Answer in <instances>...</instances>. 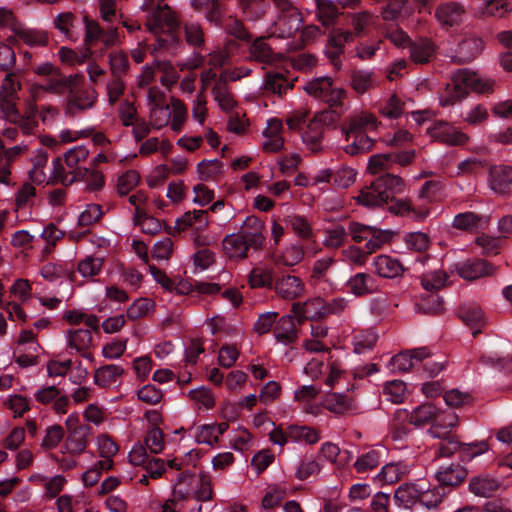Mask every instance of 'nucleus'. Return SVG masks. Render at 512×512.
I'll use <instances>...</instances> for the list:
<instances>
[{"instance_id":"obj_1","label":"nucleus","mask_w":512,"mask_h":512,"mask_svg":"<svg viewBox=\"0 0 512 512\" xmlns=\"http://www.w3.org/2000/svg\"><path fill=\"white\" fill-rule=\"evenodd\" d=\"M141 9L146 14L145 27L156 36L151 52L178 55L184 48L179 36V15L164 0H144Z\"/></svg>"},{"instance_id":"obj_2","label":"nucleus","mask_w":512,"mask_h":512,"mask_svg":"<svg viewBox=\"0 0 512 512\" xmlns=\"http://www.w3.org/2000/svg\"><path fill=\"white\" fill-rule=\"evenodd\" d=\"M85 28L84 45L82 52H77L68 47H61L58 51L61 62L69 65L82 64L92 55V47L97 43H101L105 48H110L121 44V34L117 27L108 25L102 27L98 21L90 18L88 15L83 17Z\"/></svg>"},{"instance_id":"obj_3","label":"nucleus","mask_w":512,"mask_h":512,"mask_svg":"<svg viewBox=\"0 0 512 512\" xmlns=\"http://www.w3.org/2000/svg\"><path fill=\"white\" fill-rule=\"evenodd\" d=\"M405 189L406 184L400 176L387 172L362 188L355 199L366 207H380L388 204L390 199L394 200V195L403 194Z\"/></svg>"},{"instance_id":"obj_4","label":"nucleus","mask_w":512,"mask_h":512,"mask_svg":"<svg viewBox=\"0 0 512 512\" xmlns=\"http://www.w3.org/2000/svg\"><path fill=\"white\" fill-rule=\"evenodd\" d=\"M492 89L489 81L480 79L474 72L467 69H458L453 73L451 82L447 84L445 93L441 96L442 106L453 105L468 95L469 90L485 93Z\"/></svg>"},{"instance_id":"obj_5","label":"nucleus","mask_w":512,"mask_h":512,"mask_svg":"<svg viewBox=\"0 0 512 512\" xmlns=\"http://www.w3.org/2000/svg\"><path fill=\"white\" fill-rule=\"evenodd\" d=\"M278 15L268 28L269 37L289 38L294 36L302 27L301 13L290 0H270Z\"/></svg>"},{"instance_id":"obj_6","label":"nucleus","mask_w":512,"mask_h":512,"mask_svg":"<svg viewBox=\"0 0 512 512\" xmlns=\"http://www.w3.org/2000/svg\"><path fill=\"white\" fill-rule=\"evenodd\" d=\"M338 119L339 114L333 110L316 113L301 131V139L307 149L312 152L321 151L326 128L335 125Z\"/></svg>"},{"instance_id":"obj_7","label":"nucleus","mask_w":512,"mask_h":512,"mask_svg":"<svg viewBox=\"0 0 512 512\" xmlns=\"http://www.w3.org/2000/svg\"><path fill=\"white\" fill-rule=\"evenodd\" d=\"M98 101L97 91L90 86L71 82L64 102V113L67 117L75 118L94 108Z\"/></svg>"},{"instance_id":"obj_8","label":"nucleus","mask_w":512,"mask_h":512,"mask_svg":"<svg viewBox=\"0 0 512 512\" xmlns=\"http://www.w3.org/2000/svg\"><path fill=\"white\" fill-rule=\"evenodd\" d=\"M269 440L281 448L291 442H304L311 445L320 440V434L318 430L312 427L295 424L284 426L280 424L270 431Z\"/></svg>"},{"instance_id":"obj_9","label":"nucleus","mask_w":512,"mask_h":512,"mask_svg":"<svg viewBox=\"0 0 512 512\" xmlns=\"http://www.w3.org/2000/svg\"><path fill=\"white\" fill-rule=\"evenodd\" d=\"M65 339L66 349L70 354H72L74 351L86 360H94L93 354L91 352V348L93 346V337L92 332L89 329H68L65 334Z\"/></svg>"},{"instance_id":"obj_10","label":"nucleus","mask_w":512,"mask_h":512,"mask_svg":"<svg viewBox=\"0 0 512 512\" xmlns=\"http://www.w3.org/2000/svg\"><path fill=\"white\" fill-rule=\"evenodd\" d=\"M285 224L290 228L294 234L302 239L311 241V244L307 246V251H312V255H316L321 251L319 244L316 241V233L313 229L311 221L304 215L290 214L284 219Z\"/></svg>"},{"instance_id":"obj_11","label":"nucleus","mask_w":512,"mask_h":512,"mask_svg":"<svg viewBox=\"0 0 512 512\" xmlns=\"http://www.w3.org/2000/svg\"><path fill=\"white\" fill-rule=\"evenodd\" d=\"M34 398L41 405H51L56 414L63 415L68 412L69 397L55 385L42 386L37 389Z\"/></svg>"},{"instance_id":"obj_12","label":"nucleus","mask_w":512,"mask_h":512,"mask_svg":"<svg viewBox=\"0 0 512 512\" xmlns=\"http://www.w3.org/2000/svg\"><path fill=\"white\" fill-rule=\"evenodd\" d=\"M427 133L436 141L450 146L464 145L469 137L452 124L436 121L427 128Z\"/></svg>"},{"instance_id":"obj_13","label":"nucleus","mask_w":512,"mask_h":512,"mask_svg":"<svg viewBox=\"0 0 512 512\" xmlns=\"http://www.w3.org/2000/svg\"><path fill=\"white\" fill-rule=\"evenodd\" d=\"M457 274L464 280L475 281L492 276L495 273L493 264L485 259L472 258L455 264Z\"/></svg>"},{"instance_id":"obj_14","label":"nucleus","mask_w":512,"mask_h":512,"mask_svg":"<svg viewBox=\"0 0 512 512\" xmlns=\"http://www.w3.org/2000/svg\"><path fill=\"white\" fill-rule=\"evenodd\" d=\"M466 13L461 3L448 1L436 6L434 17L443 29H450L461 24Z\"/></svg>"},{"instance_id":"obj_15","label":"nucleus","mask_w":512,"mask_h":512,"mask_svg":"<svg viewBox=\"0 0 512 512\" xmlns=\"http://www.w3.org/2000/svg\"><path fill=\"white\" fill-rule=\"evenodd\" d=\"M379 125L380 121L373 113L368 111H359L349 115L341 124L340 129L368 135V133L376 131Z\"/></svg>"},{"instance_id":"obj_16","label":"nucleus","mask_w":512,"mask_h":512,"mask_svg":"<svg viewBox=\"0 0 512 512\" xmlns=\"http://www.w3.org/2000/svg\"><path fill=\"white\" fill-rule=\"evenodd\" d=\"M489 188L499 195H509L512 191V166L493 165L488 170Z\"/></svg>"},{"instance_id":"obj_17","label":"nucleus","mask_w":512,"mask_h":512,"mask_svg":"<svg viewBox=\"0 0 512 512\" xmlns=\"http://www.w3.org/2000/svg\"><path fill=\"white\" fill-rule=\"evenodd\" d=\"M322 406L330 413L338 416L355 414L358 411L355 399L344 393H326L322 399Z\"/></svg>"},{"instance_id":"obj_18","label":"nucleus","mask_w":512,"mask_h":512,"mask_svg":"<svg viewBox=\"0 0 512 512\" xmlns=\"http://www.w3.org/2000/svg\"><path fill=\"white\" fill-rule=\"evenodd\" d=\"M64 163L61 157H57L52 161V169L48 175L47 184L69 186L74 182L84 180L88 170H66Z\"/></svg>"},{"instance_id":"obj_19","label":"nucleus","mask_w":512,"mask_h":512,"mask_svg":"<svg viewBox=\"0 0 512 512\" xmlns=\"http://www.w3.org/2000/svg\"><path fill=\"white\" fill-rule=\"evenodd\" d=\"M92 435L93 429L91 426L73 428L68 433L63 445L65 453L71 456H80L88 447Z\"/></svg>"},{"instance_id":"obj_20","label":"nucleus","mask_w":512,"mask_h":512,"mask_svg":"<svg viewBox=\"0 0 512 512\" xmlns=\"http://www.w3.org/2000/svg\"><path fill=\"white\" fill-rule=\"evenodd\" d=\"M291 313L297 318L299 324H302L307 319L317 320L325 318L324 299L315 297L304 303H293Z\"/></svg>"},{"instance_id":"obj_21","label":"nucleus","mask_w":512,"mask_h":512,"mask_svg":"<svg viewBox=\"0 0 512 512\" xmlns=\"http://www.w3.org/2000/svg\"><path fill=\"white\" fill-rule=\"evenodd\" d=\"M274 290L282 299L295 300L304 294L305 284L300 277L287 274L275 281Z\"/></svg>"},{"instance_id":"obj_22","label":"nucleus","mask_w":512,"mask_h":512,"mask_svg":"<svg viewBox=\"0 0 512 512\" xmlns=\"http://www.w3.org/2000/svg\"><path fill=\"white\" fill-rule=\"evenodd\" d=\"M283 122L278 118H271L267 121V127L263 131L264 141L262 149L267 153L280 152L284 147L282 136Z\"/></svg>"},{"instance_id":"obj_23","label":"nucleus","mask_w":512,"mask_h":512,"mask_svg":"<svg viewBox=\"0 0 512 512\" xmlns=\"http://www.w3.org/2000/svg\"><path fill=\"white\" fill-rule=\"evenodd\" d=\"M264 229V222L258 217L251 215L246 217L238 233L242 234L252 249L258 250L263 246L266 239Z\"/></svg>"},{"instance_id":"obj_24","label":"nucleus","mask_w":512,"mask_h":512,"mask_svg":"<svg viewBox=\"0 0 512 512\" xmlns=\"http://www.w3.org/2000/svg\"><path fill=\"white\" fill-rule=\"evenodd\" d=\"M372 267L375 273L385 279H394L403 275L405 268L402 262L387 254L377 255L373 258Z\"/></svg>"},{"instance_id":"obj_25","label":"nucleus","mask_w":512,"mask_h":512,"mask_svg":"<svg viewBox=\"0 0 512 512\" xmlns=\"http://www.w3.org/2000/svg\"><path fill=\"white\" fill-rule=\"evenodd\" d=\"M73 76L68 77H52L47 80L45 84H34L30 88V98L33 103L39 99V96L44 92H49L57 95H63L67 92Z\"/></svg>"},{"instance_id":"obj_26","label":"nucleus","mask_w":512,"mask_h":512,"mask_svg":"<svg viewBox=\"0 0 512 512\" xmlns=\"http://www.w3.org/2000/svg\"><path fill=\"white\" fill-rule=\"evenodd\" d=\"M209 225V217L207 210H193L185 212L181 217L175 221V230L183 232L188 228H192L196 232H201L207 229Z\"/></svg>"},{"instance_id":"obj_27","label":"nucleus","mask_w":512,"mask_h":512,"mask_svg":"<svg viewBox=\"0 0 512 512\" xmlns=\"http://www.w3.org/2000/svg\"><path fill=\"white\" fill-rule=\"evenodd\" d=\"M341 132L346 141L343 150L350 156L368 153L374 147L375 140L367 134L353 133L345 130H341Z\"/></svg>"},{"instance_id":"obj_28","label":"nucleus","mask_w":512,"mask_h":512,"mask_svg":"<svg viewBox=\"0 0 512 512\" xmlns=\"http://www.w3.org/2000/svg\"><path fill=\"white\" fill-rule=\"evenodd\" d=\"M409 472L408 466L403 462H391L385 464L372 481L375 485L382 487L400 481Z\"/></svg>"},{"instance_id":"obj_29","label":"nucleus","mask_w":512,"mask_h":512,"mask_svg":"<svg viewBox=\"0 0 512 512\" xmlns=\"http://www.w3.org/2000/svg\"><path fill=\"white\" fill-rule=\"evenodd\" d=\"M222 248L226 257L232 260H244L248 257V251L252 248L248 245L242 234L232 233L222 240Z\"/></svg>"},{"instance_id":"obj_30","label":"nucleus","mask_w":512,"mask_h":512,"mask_svg":"<svg viewBox=\"0 0 512 512\" xmlns=\"http://www.w3.org/2000/svg\"><path fill=\"white\" fill-rule=\"evenodd\" d=\"M483 46V41L478 37L465 38L457 45L452 61L457 64L471 62L480 54Z\"/></svg>"},{"instance_id":"obj_31","label":"nucleus","mask_w":512,"mask_h":512,"mask_svg":"<svg viewBox=\"0 0 512 512\" xmlns=\"http://www.w3.org/2000/svg\"><path fill=\"white\" fill-rule=\"evenodd\" d=\"M77 16L70 12H61L53 18V26L65 39L76 42L80 37Z\"/></svg>"},{"instance_id":"obj_32","label":"nucleus","mask_w":512,"mask_h":512,"mask_svg":"<svg viewBox=\"0 0 512 512\" xmlns=\"http://www.w3.org/2000/svg\"><path fill=\"white\" fill-rule=\"evenodd\" d=\"M268 37H257L249 46L251 59L263 64H271L280 59V55L274 51L268 43Z\"/></svg>"},{"instance_id":"obj_33","label":"nucleus","mask_w":512,"mask_h":512,"mask_svg":"<svg viewBox=\"0 0 512 512\" xmlns=\"http://www.w3.org/2000/svg\"><path fill=\"white\" fill-rule=\"evenodd\" d=\"M485 217L472 211L458 213L454 216L451 226L466 233H477L484 228Z\"/></svg>"},{"instance_id":"obj_34","label":"nucleus","mask_w":512,"mask_h":512,"mask_svg":"<svg viewBox=\"0 0 512 512\" xmlns=\"http://www.w3.org/2000/svg\"><path fill=\"white\" fill-rule=\"evenodd\" d=\"M459 318L472 330L475 337L485 325L484 313L476 304H465L458 309Z\"/></svg>"},{"instance_id":"obj_35","label":"nucleus","mask_w":512,"mask_h":512,"mask_svg":"<svg viewBox=\"0 0 512 512\" xmlns=\"http://www.w3.org/2000/svg\"><path fill=\"white\" fill-rule=\"evenodd\" d=\"M458 416L451 410H440L438 408V415L435 421L429 428V434L434 438H444L450 434V429L457 426Z\"/></svg>"},{"instance_id":"obj_36","label":"nucleus","mask_w":512,"mask_h":512,"mask_svg":"<svg viewBox=\"0 0 512 512\" xmlns=\"http://www.w3.org/2000/svg\"><path fill=\"white\" fill-rule=\"evenodd\" d=\"M410 59L415 64H427L435 56L436 48L434 43L427 38L412 41L409 45Z\"/></svg>"},{"instance_id":"obj_37","label":"nucleus","mask_w":512,"mask_h":512,"mask_svg":"<svg viewBox=\"0 0 512 512\" xmlns=\"http://www.w3.org/2000/svg\"><path fill=\"white\" fill-rule=\"evenodd\" d=\"M435 476L440 486H444L451 491V487H456L463 483L467 477V471L459 464H451L441 468Z\"/></svg>"},{"instance_id":"obj_38","label":"nucleus","mask_w":512,"mask_h":512,"mask_svg":"<svg viewBox=\"0 0 512 512\" xmlns=\"http://www.w3.org/2000/svg\"><path fill=\"white\" fill-rule=\"evenodd\" d=\"M293 317V315H284L276 322L273 334L277 342L289 345L298 339V330Z\"/></svg>"},{"instance_id":"obj_39","label":"nucleus","mask_w":512,"mask_h":512,"mask_svg":"<svg viewBox=\"0 0 512 512\" xmlns=\"http://www.w3.org/2000/svg\"><path fill=\"white\" fill-rule=\"evenodd\" d=\"M501 486L497 478L489 475L473 477L469 482V491L478 497H490L496 493Z\"/></svg>"},{"instance_id":"obj_40","label":"nucleus","mask_w":512,"mask_h":512,"mask_svg":"<svg viewBox=\"0 0 512 512\" xmlns=\"http://www.w3.org/2000/svg\"><path fill=\"white\" fill-rule=\"evenodd\" d=\"M450 493L444 486H434L427 490H419L418 503L427 510L436 511L440 508L447 495Z\"/></svg>"},{"instance_id":"obj_41","label":"nucleus","mask_w":512,"mask_h":512,"mask_svg":"<svg viewBox=\"0 0 512 512\" xmlns=\"http://www.w3.org/2000/svg\"><path fill=\"white\" fill-rule=\"evenodd\" d=\"M15 36L29 47H45L49 43V34L42 29L17 27L14 29Z\"/></svg>"},{"instance_id":"obj_42","label":"nucleus","mask_w":512,"mask_h":512,"mask_svg":"<svg viewBox=\"0 0 512 512\" xmlns=\"http://www.w3.org/2000/svg\"><path fill=\"white\" fill-rule=\"evenodd\" d=\"M124 368L117 364L100 366L95 370L94 383L102 388L114 385L124 374Z\"/></svg>"},{"instance_id":"obj_43","label":"nucleus","mask_w":512,"mask_h":512,"mask_svg":"<svg viewBox=\"0 0 512 512\" xmlns=\"http://www.w3.org/2000/svg\"><path fill=\"white\" fill-rule=\"evenodd\" d=\"M375 280L370 274L359 272L351 276L347 281V288L350 293L362 297L375 292Z\"/></svg>"},{"instance_id":"obj_44","label":"nucleus","mask_w":512,"mask_h":512,"mask_svg":"<svg viewBox=\"0 0 512 512\" xmlns=\"http://www.w3.org/2000/svg\"><path fill=\"white\" fill-rule=\"evenodd\" d=\"M410 419L408 417L407 409H397L394 413L392 423L389 429V435L394 441H403L405 440L409 433L410 429Z\"/></svg>"},{"instance_id":"obj_45","label":"nucleus","mask_w":512,"mask_h":512,"mask_svg":"<svg viewBox=\"0 0 512 512\" xmlns=\"http://www.w3.org/2000/svg\"><path fill=\"white\" fill-rule=\"evenodd\" d=\"M438 415V408L432 403H424L408 411L410 423L416 427L433 424Z\"/></svg>"},{"instance_id":"obj_46","label":"nucleus","mask_w":512,"mask_h":512,"mask_svg":"<svg viewBox=\"0 0 512 512\" xmlns=\"http://www.w3.org/2000/svg\"><path fill=\"white\" fill-rule=\"evenodd\" d=\"M396 233L389 229H381L376 226H372L369 234L368 241L364 247L368 254H372L382 249L385 245L390 244L393 241Z\"/></svg>"},{"instance_id":"obj_47","label":"nucleus","mask_w":512,"mask_h":512,"mask_svg":"<svg viewBox=\"0 0 512 512\" xmlns=\"http://www.w3.org/2000/svg\"><path fill=\"white\" fill-rule=\"evenodd\" d=\"M419 489L414 484L404 483L400 485L394 492V503L405 509H411L418 503Z\"/></svg>"},{"instance_id":"obj_48","label":"nucleus","mask_w":512,"mask_h":512,"mask_svg":"<svg viewBox=\"0 0 512 512\" xmlns=\"http://www.w3.org/2000/svg\"><path fill=\"white\" fill-rule=\"evenodd\" d=\"M294 87L293 80L288 79L281 72H268L265 75L264 89L279 96L286 94Z\"/></svg>"},{"instance_id":"obj_49","label":"nucleus","mask_w":512,"mask_h":512,"mask_svg":"<svg viewBox=\"0 0 512 512\" xmlns=\"http://www.w3.org/2000/svg\"><path fill=\"white\" fill-rule=\"evenodd\" d=\"M322 245L327 249L341 248L348 237V230L341 224H333L324 229Z\"/></svg>"},{"instance_id":"obj_50","label":"nucleus","mask_w":512,"mask_h":512,"mask_svg":"<svg viewBox=\"0 0 512 512\" xmlns=\"http://www.w3.org/2000/svg\"><path fill=\"white\" fill-rule=\"evenodd\" d=\"M381 464V453L376 449H368L361 453L353 463V468L358 474H365L376 469Z\"/></svg>"},{"instance_id":"obj_51","label":"nucleus","mask_w":512,"mask_h":512,"mask_svg":"<svg viewBox=\"0 0 512 512\" xmlns=\"http://www.w3.org/2000/svg\"><path fill=\"white\" fill-rule=\"evenodd\" d=\"M350 80L351 87L357 94H364L376 86L374 72L371 70H353Z\"/></svg>"},{"instance_id":"obj_52","label":"nucleus","mask_w":512,"mask_h":512,"mask_svg":"<svg viewBox=\"0 0 512 512\" xmlns=\"http://www.w3.org/2000/svg\"><path fill=\"white\" fill-rule=\"evenodd\" d=\"M376 19L377 17L369 11L352 13L350 15V23L353 30L350 33L353 34L354 39L366 35L367 29L375 24Z\"/></svg>"},{"instance_id":"obj_53","label":"nucleus","mask_w":512,"mask_h":512,"mask_svg":"<svg viewBox=\"0 0 512 512\" xmlns=\"http://www.w3.org/2000/svg\"><path fill=\"white\" fill-rule=\"evenodd\" d=\"M170 113L171 120L169 122V126L172 131L180 132L188 118V110L185 103L175 97H171L170 99Z\"/></svg>"},{"instance_id":"obj_54","label":"nucleus","mask_w":512,"mask_h":512,"mask_svg":"<svg viewBox=\"0 0 512 512\" xmlns=\"http://www.w3.org/2000/svg\"><path fill=\"white\" fill-rule=\"evenodd\" d=\"M48 163V154L45 150L39 149L32 158V169L29 171V177L35 184L47 183L48 175L45 168Z\"/></svg>"},{"instance_id":"obj_55","label":"nucleus","mask_w":512,"mask_h":512,"mask_svg":"<svg viewBox=\"0 0 512 512\" xmlns=\"http://www.w3.org/2000/svg\"><path fill=\"white\" fill-rule=\"evenodd\" d=\"M183 31L185 41L189 46L199 50L205 47V33L200 23L186 21L183 24Z\"/></svg>"},{"instance_id":"obj_56","label":"nucleus","mask_w":512,"mask_h":512,"mask_svg":"<svg viewBox=\"0 0 512 512\" xmlns=\"http://www.w3.org/2000/svg\"><path fill=\"white\" fill-rule=\"evenodd\" d=\"M286 489L279 485L269 486L261 500V509L270 512L278 508L286 498Z\"/></svg>"},{"instance_id":"obj_57","label":"nucleus","mask_w":512,"mask_h":512,"mask_svg":"<svg viewBox=\"0 0 512 512\" xmlns=\"http://www.w3.org/2000/svg\"><path fill=\"white\" fill-rule=\"evenodd\" d=\"M306 254L313 256L312 251L308 252L303 246L299 244H291L284 248L281 255L278 257L277 262L284 266L292 267L299 264Z\"/></svg>"},{"instance_id":"obj_58","label":"nucleus","mask_w":512,"mask_h":512,"mask_svg":"<svg viewBox=\"0 0 512 512\" xmlns=\"http://www.w3.org/2000/svg\"><path fill=\"white\" fill-rule=\"evenodd\" d=\"M199 178L204 181H216L223 173V163L218 159L202 160L197 164Z\"/></svg>"},{"instance_id":"obj_59","label":"nucleus","mask_w":512,"mask_h":512,"mask_svg":"<svg viewBox=\"0 0 512 512\" xmlns=\"http://www.w3.org/2000/svg\"><path fill=\"white\" fill-rule=\"evenodd\" d=\"M156 70L161 74L160 83L167 89H171L179 80V73L170 61L156 60L154 61Z\"/></svg>"},{"instance_id":"obj_60","label":"nucleus","mask_w":512,"mask_h":512,"mask_svg":"<svg viewBox=\"0 0 512 512\" xmlns=\"http://www.w3.org/2000/svg\"><path fill=\"white\" fill-rule=\"evenodd\" d=\"M320 393V389L315 385H303L294 392V400L300 403H307L304 408L306 413L316 415L318 408L309 403L314 400Z\"/></svg>"},{"instance_id":"obj_61","label":"nucleus","mask_w":512,"mask_h":512,"mask_svg":"<svg viewBox=\"0 0 512 512\" xmlns=\"http://www.w3.org/2000/svg\"><path fill=\"white\" fill-rule=\"evenodd\" d=\"M103 264L104 259L102 257L86 256L78 262L77 271L82 277L93 279L100 274Z\"/></svg>"},{"instance_id":"obj_62","label":"nucleus","mask_w":512,"mask_h":512,"mask_svg":"<svg viewBox=\"0 0 512 512\" xmlns=\"http://www.w3.org/2000/svg\"><path fill=\"white\" fill-rule=\"evenodd\" d=\"M89 157V150L84 145H77L64 154V162L68 169L71 170H88V168H82L79 166L80 163L87 160Z\"/></svg>"},{"instance_id":"obj_63","label":"nucleus","mask_w":512,"mask_h":512,"mask_svg":"<svg viewBox=\"0 0 512 512\" xmlns=\"http://www.w3.org/2000/svg\"><path fill=\"white\" fill-rule=\"evenodd\" d=\"M212 94L214 96V100L223 111L228 112L235 107L236 101L224 81H218L215 84L212 89Z\"/></svg>"},{"instance_id":"obj_64","label":"nucleus","mask_w":512,"mask_h":512,"mask_svg":"<svg viewBox=\"0 0 512 512\" xmlns=\"http://www.w3.org/2000/svg\"><path fill=\"white\" fill-rule=\"evenodd\" d=\"M378 336L372 330H362L353 336L354 352L362 354L373 349L377 342Z\"/></svg>"}]
</instances>
